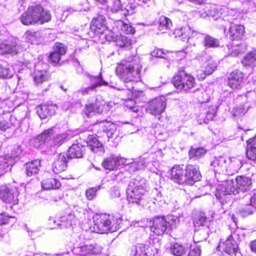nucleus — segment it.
<instances>
[{
    "label": "nucleus",
    "mask_w": 256,
    "mask_h": 256,
    "mask_svg": "<svg viewBox=\"0 0 256 256\" xmlns=\"http://www.w3.org/2000/svg\"><path fill=\"white\" fill-rule=\"evenodd\" d=\"M57 109L58 107L56 104H44L38 107L37 113L41 119H44L54 114Z\"/></svg>",
    "instance_id": "393cba45"
},
{
    "label": "nucleus",
    "mask_w": 256,
    "mask_h": 256,
    "mask_svg": "<svg viewBox=\"0 0 256 256\" xmlns=\"http://www.w3.org/2000/svg\"><path fill=\"white\" fill-rule=\"evenodd\" d=\"M87 144L88 148L95 154L100 155L104 152L102 144L96 138L92 136L88 137Z\"/></svg>",
    "instance_id": "cd10ccee"
},
{
    "label": "nucleus",
    "mask_w": 256,
    "mask_h": 256,
    "mask_svg": "<svg viewBox=\"0 0 256 256\" xmlns=\"http://www.w3.org/2000/svg\"><path fill=\"white\" fill-rule=\"evenodd\" d=\"M238 194L236 182L234 180H228L222 184L218 186L216 188L215 196L221 202H226L229 196L232 194Z\"/></svg>",
    "instance_id": "423d86ee"
},
{
    "label": "nucleus",
    "mask_w": 256,
    "mask_h": 256,
    "mask_svg": "<svg viewBox=\"0 0 256 256\" xmlns=\"http://www.w3.org/2000/svg\"><path fill=\"white\" fill-rule=\"evenodd\" d=\"M244 82V74L239 70L232 72L228 77V83L232 89L240 88Z\"/></svg>",
    "instance_id": "412c9836"
},
{
    "label": "nucleus",
    "mask_w": 256,
    "mask_h": 256,
    "mask_svg": "<svg viewBox=\"0 0 256 256\" xmlns=\"http://www.w3.org/2000/svg\"><path fill=\"white\" fill-rule=\"evenodd\" d=\"M52 134V128L46 130L40 134L38 135L37 138H35L34 141H39L40 143H43L50 139Z\"/></svg>",
    "instance_id": "864d4df0"
},
{
    "label": "nucleus",
    "mask_w": 256,
    "mask_h": 256,
    "mask_svg": "<svg viewBox=\"0 0 256 256\" xmlns=\"http://www.w3.org/2000/svg\"><path fill=\"white\" fill-rule=\"evenodd\" d=\"M67 134L66 133H62L60 134H58L54 138V142L55 145L60 144L66 138Z\"/></svg>",
    "instance_id": "774afa93"
},
{
    "label": "nucleus",
    "mask_w": 256,
    "mask_h": 256,
    "mask_svg": "<svg viewBox=\"0 0 256 256\" xmlns=\"http://www.w3.org/2000/svg\"><path fill=\"white\" fill-rule=\"evenodd\" d=\"M152 156L153 154H152L146 153L140 156L134 162H128L129 164H130V170L134 171L135 170H139L144 168L147 166L148 164H149L150 162L153 161L152 159V158L153 157Z\"/></svg>",
    "instance_id": "aec40b11"
},
{
    "label": "nucleus",
    "mask_w": 256,
    "mask_h": 256,
    "mask_svg": "<svg viewBox=\"0 0 256 256\" xmlns=\"http://www.w3.org/2000/svg\"><path fill=\"white\" fill-rule=\"evenodd\" d=\"M40 162L38 160H35L31 162H27L25 164L26 174L28 176H32L37 174L40 170Z\"/></svg>",
    "instance_id": "4c0bfd02"
},
{
    "label": "nucleus",
    "mask_w": 256,
    "mask_h": 256,
    "mask_svg": "<svg viewBox=\"0 0 256 256\" xmlns=\"http://www.w3.org/2000/svg\"><path fill=\"white\" fill-rule=\"evenodd\" d=\"M25 48L21 42L17 38L5 40L0 44V54H9L12 56L16 55Z\"/></svg>",
    "instance_id": "6e6552de"
},
{
    "label": "nucleus",
    "mask_w": 256,
    "mask_h": 256,
    "mask_svg": "<svg viewBox=\"0 0 256 256\" xmlns=\"http://www.w3.org/2000/svg\"><path fill=\"white\" fill-rule=\"evenodd\" d=\"M24 38L26 42L32 44H38L43 40V36L41 32L29 30L26 32Z\"/></svg>",
    "instance_id": "c85d7f7f"
},
{
    "label": "nucleus",
    "mask_w": 256,
    "mask_h": 256,
    "mask_svg": "<svg viewBox=\"0 0 256 256\" xmlns=\"http://www.w3.org/2000/svg\"><path fill=\"white\" fill-rule=\"evenodd\" d=\"M54 52L62 56L66 54V48L63 44L56 42L54 45Z\"/></svg>",
    "instance_id": "338daca9"
},
{
    "label": "nucleus",
    "mask_w": 256,
    "mask_h": 256,
    "mask_svg": "<svg viewBox=\"0 0 256 256\" xmlns=\"http://www.w3.org/2000/svg\"><path fill=\"white\" fill-rule=\"evenodd\" d=\"M109 110V104L101 97L97 98L94 103L86 104L85 107V112L88 117L96 113H106Z\"/></svg>",
    "instance_id": "1a4fd4ad"
},
{
    "label": "nucleus",
    "mask_w": 256,
    "mask_h": 256,
    "mask_svg": "<svg viewBox=\"0 0 256 256\" xmlns=\"http://www.w3.org/2000/svg\"><path fill=\"white\" fill-rule=\"evenodd\" d=\"M222 7L208 6L204 9L206 16H210L215 20H218L222 22V14L220 12Z\"/></svg>",
    "instance_id": "e433bc0d"
},
{
    "label": "nucleus",
    "mask_w": 256,
    "mask_h": 256,
    "mask_svg": "<svg viewBox=\"0 0 256 256\" xmlns=\"http://www.w3.org/2000/svg\"><path fill=\"white\" fill-rule=\"evenodd\" d=\"M169 252L175 256H182L186 251V248L182 244L178 243H171L168 248Z\"/></svg>",
    "instance_id": "79ce46f5"
},
{
    "label": "nucleus",
    "mask_w": 256,
    "mask_h": 256,
    "mask_svg": "<svg viewBox=\"0 0 256 256\" xmlns=\"http://www.w3.org/2000/svg\"><path fill=\"white\" fill-rule=\"evenodd\" d=\"M214 217L212 215V218H208L204 214H200L194 220V225L196 227H200V226L208 227L212 220V218Z\"/></svg>",
    "instance_id": "49530a36"
},
{
    "label": "nucleus",
    "mask_w": 256,
    "mask_h": 256,
    "mask_svg": "<svg viewBox=\"0 0 256 256\" xmlns=\"http://www.w3.org/2000/svg\"><path fill=\"white\" fill-rule=\"evenodd\" d=\"M174 34L176 38H179L181 40L188 42L190 38L195 36L197 32L192 30L190 27L185 26L175 29Z\"/></svg>",
    "instance_id": "b1692460"
},
{
    "label": "nucleus",
    "mask_w": 256,
    "mask_h": 256,
    "mask_svg": "<svg viewBox=\"0 0 256 256\" xmlns=\"http://www.w3.org/2000/svg\"><path fill=\"white\" fill-rule=\"evenodd\" d=\"M242 64L244 67L252 68L256 66V50L248 52L242 60Z\"/></svg>",
    "instance_id": "58836bf2"
},
{
    "label": "nucleus",
    "mask_w": 256,
    "mask_h": 256,
    "mask_svg": "<svg viewBox=\"0 0 256 256\" xmlns=\"http://www.w3.org/2000/svg\"><path fill=\"white\" fill-rule=\"evenodd\" d=\"M18 156V154H12L11 156L5 155L0 156V174L6 172L14 162V158Z\"/></svg>",
    "instance_id": "bb28decb"
},
{
    "label": "nucleus",
    "mask_w": 256,
    "mask_h": 256,
    "mask_svg": "<svg viewBox=\"0 0 256 256\" xmlns=\"http://www.w3.org/2000/svg\"><path fill=\"white\" fill-rule=\"evenodd\" d=\"M250 195V204L246 206V208H242L240 212L242 216H246L252 214L254 210H256V190L252 191Z\"/></svg>",
    "instance_id": "c756f323"
},
{
    "label": "nucleus",
    "mask_w": 256,
    "mask_h": 256,
    "mask_svg": "<svg viewBox=\"0 0 256 256\" xmlns=\"http://www.w3.org/2000/svg\"><path fill=\"white\" fill-rule=\"evenodd\" d=\"M166 106V98L163 96H160L149 102L146 110L152 115H160L164 112Z\"/></svg>",
    "instance_id": "9d476101"
},
{
    "label": "nucleus",
    "mask_w": 256,
    "mask_h": 256,
    "mask_svg": "<svg viewBox=\"0 0 256 256\" xmlns=\"http://www.w3.org/2000/svg\"><path fill=\"white\" fill-rule=\"evenodd\" d=\"M159 26L158 29L162 32H164L166 30L170 28L172 26V23L169 18L164 16H161L158 21Z\"/></svg>",
    "instance_id": "09e8293b"
},
{
    "label": "nucleus",
    "mask_w": 256,
    "mask_h": 256,
    "mask_svg": "<svg viewBox=\"0 0 256 256\" xmlns=\"http://www.w3.org/2000/svg\"><path fill=\"white\" fill-rule=\"evenodd\" d=\"M174 86L180 90H187L196 84L194 78L190 74L180 72L176 74L172 80Z\"/></svg>",
    "instance_id": "0eeeda50"
},
{
    "label": "nucleus",
    "mask_w": 256,
    "mask_h": 256,
    "mask_svg": "<svg viewBox=\"0 0 256 256\" xmlns=\"http://www.w3.org/2000/svg\"><path fill=\"white\" fill-rule=\"evenodd\" d=\"M170 56V60H173L174 58H176V60H179L184 58L186 56V53L184 51L182 50L176 52H170L168 53Z\"/></svg>",
    "instance_id": "e2e57ef3"
},
{
    "label": "nucleus",
    "mask_w": 256,
    "mask_h": 256,
    "mask_svg": "<svg viewBox=\"0 0 256 256\" xmlns=\"http://www.w3.org/2000/svg\"><path fill=\"white\" fill-rule=\"evenodd\" d=\"M246 34L244 27L241 24L232 25L229 28L228 36L232 40H242Z\"/></svg>",
    "instance_id": "a878e982"
},
{
    "label": "nucleus",
    "mask_w": 256,
    "mask_h": 256,
    "mask_svg": "<svg viewBox=\"0 0 256 256\" xmlns=\"http://www.w3.org/2000/svg\"><path fill=\"white\" fill-rule=\"evenodd\" d=\"M125 86L126 88V89L123 88H118V89L123 90L128 95V100L125 102L126 106L131 109L132 111L136 112L138 110L136 107L134 106L135 104V102L132 100V98H138L142 95V92L134 90L132 84H131L130 86L126 85Z\"/></svg>",
    "instance_id": "f3484780"
},
{
    "label": "nucleus",
    "mask_w": 256,
    "mask_h": 256,
    "mask_svg": "<svg viewBox=\"0 0 256 256\" xmlns=\"http://www.w3.org/2000/svg\"><path fill=\"white\" fill-rule=\"evenodd\" d=\"M142 66L136 56L124 59L118 64L116 72L124 84L136 82L140 78Z\"/></svg>",
    "instance_id": "f257e3e1"
},
{
    "label": "nucleus",
    "mask_w": 256,
    "mask_h": 256,
    "mask_svg": "<svg viewBox=\"0 0 256 256\" xmlns=\"http://www.w3.org/2000/svg\"><path fill=\"white\" fill-rule=\"evenodd\" d=\"M19 192L16 186L8 187L2 186L0 187V196L6 202L16 204L18 202Z\"/></svg>",
    "instance_id": "9b49d317"
},
{
    "label": "nucleus",
    "mask_w": 256,
    "mask_h": 256,
    "mask_svg": "<svg viewBox=\"0 0 256 256\" xmlns=\"http://www.w3.org/2000/svg\"><path fill=\"white\" fill-rule=\"evenodd\" d=\"M169 52H166L162 49L155 48L151 52V55L152 56L162 58L170 60L171 59L170 54H168Z\"/></svg>",
    "instance_id": "5fc2aeb1"
},
{
    "label": "nucleus",
    "mask_w": 256,
    "mask_h": 256,
    "mask_svg": "<svg viewBox=\"0 0 256 256\" xmlns=\"http://www.w3.org/2000/svg\"><path fill=\"white\" fill-rule=\"evenodd\" d=\"M68 158L66 154H60L58 156L56 159L52 164V171L54 173L58 174L66 170L67 167V162Z\"/></svg>",
    "instance_id": "5701e85b"
},
{
    "label": "nucleus",
    "mask_w": 256,
    "mask_h": 256,
    "mask_svg": "<svg viewBox=\"0 0 256 256\" xmlns=\"http://www.w3.org/2000/svg\"><path fill=\"white\" fill-rule=\"evenodd\" d=\"M246 153L248 159L256 160V135L247 140Z\"/></svg>",
    "instance_id": "c9c22d12"
},
{
    "label": "nucleus",
    "mask_w": 256,
    "mask_h": 256,
    "mask_svg": "<svg viewBox=\"0 0 256 256\" xmlns=\"http://www.w3.org/2000/svg\"><path fill=\"white\" fill-rule=\"evenodd\" d=\"M78 222L77 218L73 213L61 216L58 222V225L61 226L68 228L76 225Z\"/></svg>",
    "instance_id": "f704fd0d"
},
{
    "label": "nucleus",
    "mask_w": 256,
    "mask_h": 256,
    "mask_svg": "<svg viewBox=\"0 0 256 256\" xmlns=\"http://www.w3.org/2000/svg\"><path fill=\"white\" fill-rule=\"evenodd\" d=\"M250 108V106L240 105L232 110V114L234 116H241L244 114Z\"/></svg>",
    "instance_id": "6e6d98bb"
},
{
    "label": "nucleus",
    "mask_w": 256,
    "mask_h": 256,
    "mask_svg": "<svg viewBox=\"0 0 256 256\" xmlns=\"http://www.w3.org/2000/svg\"><path fill=\"white\" fill-rule=\"evenodd\" d=\"M235 234L230 235L226 240L220 241L218 248L222 252L229 255L235 254L238 252V244L234 239Z\"/></svg>",
    "instance_id": "f8f14e48"
},
{
    "label": "nucleus",
    "mask_w": 256,
    "mask_h": 256,
    "mask_svg": "<svg viewBox=\"0 0 256 256\" xmlns=\"http://www.w3.org/2000/svg\"><path fill=\"white\" fill-rule=\"evenodd\" d=\"M14 74V70L9 65L4 66L0 64V78H9L12 76Z\"/></svg>",
    "instance_id": "3c124183"
},
{
    "label": "nucleus",
    "mask_w": 256,
    "mask_h": 256,
    "mask_svg": "<svg viewBox=\"0 0 256 256\" xmlns=\"http://www.w3.org/2000/svg\"><path fill=\"white\" fill-rule=\"evenodd\" d=\"M148 246L144 244H138L131 250L130 256H146Z\"/></svg>",
    "instance_id": "c03bdc74"
},
{
    "label": "nucleus",
    "mask_w": 256,
    "mask_h": 256,
    "mask_svg": "<svg viewBox=\"0 0 256 256\" xmlns=\"http://www.w3.org/2000/svg\"><path fill=\"white\" fill-rule=\"evenodd\" d=\"M112 219L109 214H96L94 217V226L90 228L92 232L100 234L116 232L120 228L119 224L112 222Z\"/></svg>",
    "instance_id": "39448f33"
},
{
    "label": "nucleus",
    "mask_w": 256,
    "mask_h": 256,
    "mask_svg": "<svg viewBox=\"0 0 256 256\" xmlns=\"http://www.w3.org/2000/svg\"><path fill=\"white\" fill-rule=\"evenodd\" d=\"M200 178L198 167L196 165L188 164L186 169L180 166H174L172 168V180L178 184L192 185Z\"/></svg>",
    "instance_id": "f03ea898"
},
{
    "label": "nucleus",
    "mask_w": 256,
    "mask_h": 256,
    "mask_svg": "<svg viewBox=\"0 0 256 256\" xmlns=\"http://www.w3.org/2000/svg\"><path fill=\"white\" fill-rule=\"evenodd\" d=\"M91 28L96 32L104 33L106 30V20L104 16L100 15L92 22Z\"/></svg>",
    "instance_id": "7c9ffc66"
},
{
    "label": "nucleus",
    "mask_w": 256,
    "mask_h": 256,
    "mask_svg": "<svg viewBox=\"0 0 256 256\" xmlns=\"http://www.w3.org/2000/svg\"><path fill=\"white\" fill-rule=\"evenodd\" d=\"M166 220V223L168 224V228H174L180 222L179 218L176 216L170 215L165 217Z\"/></svg>",
    "instance_id": "4d7b16f0"
},
{
    "label": "nucleus",
    "mask_w": 256,
    "mask_h": 256,
    "mask_svg": "<svg viewBox=\"0 0 256 256\" xmlns=\"http://www.w3.org/2000/svg\"><path fill=\"white\" fill-rule=\"evenodd\" d=\"M237 100H246L245 106L252 107L256 106V92L254 91L250 90L248 92L244 95L240 96L237 98Z\"/></svg>",
    "instance_id": "ea45409f"
},
{
    "label": "nucleus",
    "mask_w": 256,
    "mask_h": 256,
    "mask_svg": "<svg viewBox=\"0 0 256 256\" xmlns=\"http://www.w3.org/2000/svg\"><path fill=\"white\" fill-rule=\"evenodd\" d=\"M203 43L206 48H216L220 46L219 40L210 36H205Z\"/></svg>",
    "instance_id": "603ef678"
},
{
    "label": "nucleus",
    "mask_w": 256,
    "mask_h": 256,
    "mask_svg": "<svg viewBox=\"0 0 256 256\" xmlns=\"http://www.w3.org/2000/svg\"><path fill=\"white\" fill-rule=\"evenodd\" d=\"M119 25L121 26V30L126 34H134L135 32L134 28L130 24L124 22L122 21L118 22Z\"/></svg>",
    "instance_id": "13d9d810"
},
{
    "label": "nucleus",
    "mask_w": 256,
    "mask_h": 256,
    "mask_svg": "<svg viewBox=\"0 0 256 256\" xmlns=\"http://www.w3.org/2000/svg\"><path fill=\"white\" fill-rule=\"evenodd\" d=\"M216 62L209 60H206L204 65L201 66L200 68L196 71L198 78L204 80L207 75L210 74L216 69Z\"/></svg>",
    "instance_id": "4be33fe9"
},
{
    "label": "nucleus",
    "mask_w": 256,
    "mask_h": 256,
    "mask_svg": "<svg viewBox=\"0 0 256 256\" xmlns=\"http://www.w3.org/2000/svg\"><path fill=\"white\" fill-rule=\"evenodd\" d=\"M84 149L82 144H74L69 148L66 154L68 158H80L83 156Z\"/></svg>",
    "instance_id": "72a5a7b5"
},
{
    "label": "nucleus",
    "mask_w": 256,
    "mask_h": 256,
    "mask_svg": "<svg viewBox=\"0 0 256 256\" xmlns=\"http://www.w3.org/2000/svg\"><path fill=\"white\" fill-rule=\"evenodd\" d=\"M122 5L120 0H111L107 7V10L112 13H116L122 10Z\"/></svg>",
    "instance_id": "8fccbe9b"
},
{
    "label": "nucleus",
    "mask_w": 256,
    "mask_h": 256,
    "mask_svg": "<svg viewBox=\"0 0 256 256\" xmlns=\"http://www.w3.org/2000/svg\"><path fill=\"white\" fill-rule=\"evenodd\" d=\"M104 127L106 129L104 130L106 132L108 137H112L114 132H116V126L108 122H106L104 124Z\"/></svg>",
    "instance_id": "052dcab7"
},
{
    "label": "nucleus",
    "mask_w": 256,
    "mask_h": 256,
    "mask_svg": "<svg viewBox=\"0 0 256 256\" xmlns=\"http://www.w3.org/2000/svg\"><path fill=\"white\" fill-rule=\"evenodd\" d=\"M90 80L91 83L90 86L82 88L78 91L83 95L88 94L90 90H96L100 86L108 85V83L103 80L101 73L96 76H90Z\"/></svg>",
    "instance_id": "a211bd4d"
},
{
    "label": "nucleus",
    "mask_w": 256,
    "mask_h": 256,
    "mask_svg": "<svg viewBox=\"0 0 256 256\" xmlns=\"http://www.w3.org/2000/svg\"><path fill=\"white\" fill-rule=\"evenodd\" d=\"M150 230L156 235H162L168 228L166 218L158 216L153 218L150 223Z\"/></svg>",
    "instance_id": "4468645a"
},
{
    "label": "nucleus",
    "mask_w": 256,
    "mask_h": 256,
    "mask_svg": "<svg viewBox=\"0 0 256 256\" xmlns=\"http://www.w3.org/2000/svg\"><path fill=\"white\" fill-rule=\"evenodd\" d=\"M220 12L222 15L221 25L224 27V30H226V26L227 25L226 22L232 23L234 20L238 18L240 13L237 9L229 8L224 6L220 8Z\"/></svg>",
    "instance_id": "dca6fc26"
},
{
    "label": "nucleus",
    "mask_w": 256,
    "mask_h": 256,
    "mask_svg": "<svg viewBox=\"0 0 256 256\" xmlns=\"http://www.w3.org/2000/svg\"><path fill=\"white\" fill-rule=\"evenodd\" d=\"M234 181L236 182L238 193L240 191L242 192H246L248 190H250L252 184L251 180L250 178L242 176H237Z\"/></svg>",
    "instance_id": "2f4dec72"
},
{
    "label": "nucleus",
    "mask_w": 256,
    "mask_h": 256,
    "mask_svg": "<svg viewBox=\"0 0 256 256\" xmlns=\"http://www.w3.org/2000/svg\"><path fill=\"white\" fill-rule=\"evenodd\" d=\"M102 248L96 244H84L75 248L72 250L74 254L86 256L90 254H98L101 252Z\"/></svg>",
    "instance_id": "2eb2a0df"
},
{
    "label": "nucleus",
    "mask_w": 256,
    "mask_h": 256,
    "mask_svg": "<svg viewBox=\"0 0 256 256\" xmlns=\"http://www.w3.org/2000/svg\"><path fill=\"white\" fill-rule=\"evenodd\" d=\"M136 6L132 3L128 4L124 8H122V12L124 16L130 15L135 12Z\"/></svg>",
    "instance_id": "680f3d73"
},
{
    "label": "nucleus",
    "mask_w": 256,
    "mask_h": 256,
    "mask_svg": "<svg viewBox=\"0 0 256 256\" xmlns=\"http://www.w3.org/2000/svg\"><path fill=\"white\" fill-rule=\"evenodd\" d=\"M200 254L201 250L199 246L196 244L190 246L189 256H200Z\"/></svg>",
    "instance_id": "69168bd1"
},
{
    "label": "nucleus",
    "mask_w": 256,
    "mask_h": 256,
    "mask_svg": "<svg viewBox=\"0 0 256 256\" xmlns=\"http://www.w3.org/2000/svg\"><path fill=\"white\" fill-rule=\"evenodd\" d=\"M226 160L224 158L218 156L215 158L210 164L211 166H213L214 170L216 173H222L226 174Z\"/></svg>",
    "instance_id": "473e14b6"
},
{
    "label": "nucleus",
    "mask_w": 256,
    "mask_h": 256,
    "mask_svg": "<svg viewBox=\"0 0 256 256\" xmlns=\"http://www.w3.org/2000/svg\"><path fill=\"white\" fill-rule=\"evenodd\" d=\"M226 174L232 175L242 166V160L240 156L230 157L226 161Z\"/></svg>",
    "instance_id": "6ab92c4d"
},
{
    "label": "nucleus",
    "mask_w": 256,
    "mask_h": 256,
    "mask_svg": "<svg viewBox=\"0 0 256 256\" xmlns=\"http://www.w3.org/2000/svg\"><path fill=\"white\" fill-rule=\"evenodd\" d=\"M146 193V180L137 177L129 183L126 192V198L129 203L140 204L144 200Z\"/></svg>",
    "instance_id": "20e7f679"
},
{
    "label": "nucleus",
    "mask_w": 256,
    "mask_h": 256,
    "mask_svg": "<svg viewBox=\"0 0 256 256\" xmlns=\"http://www.w3.org/2000/svg\"><path fill=\"white\" fill-rule=\"evenodd\" d=\"M128 164L129 163L128 160L114 154H112L109 157L106 158L102 163L104 168L110 170H114L120 166Z\"/></svg>",
    "instance_id": "ddd939ff"
},
{
    "label": "nucleus",
    "mask_w": 256,
    "mask_h": 256,
    "mask_svg": "<svg viewBox=\"0 0 256 256\" xmlns=\"http://www.w3.org/2000/svg\"><path fill=\"white\" fill-rule=\"evenodd\" d=\"M41 186L43 189L50 190L58 188L61 184L56 178H48L44 180L41 182Z\"/></svg>",
    "instance_id": "a19ab883"
},
{
    "label": "nucleus",
    "mask_w": 256,
    "mask_h": 256,
    "mask_svg": "<svg viewBox=\"0 0 256 256\" xmlns=\"http://www.w3.org/2000/svg\"><path fill=\"white\" fill-rule=\"evenodd\" d=\"M34 82L37 84H42L48 80V76L46 70H40L36 69L34 74Z\"/></svg>",
    "instance_id": "de8ad7c7"
},
{
    "label": "nucleus",
    "mask_w": 256,
    "mask_h": 256,
    "mask_svg": "<svg viewBox=\"0 0 256 256\" xmlns=\"http://www.w3.org/2000/svg\"><path fill=\"white\" fill-rule=\"evenodd\" d=\"M207 150L204 148H192L189 151V157L190 159L194 160L202 158L206 154Z\"/></svg>",
    "instance_id": "a18cd8bd"
},
{
    "label": "nucleus",
    "mask_w": 256,
    "mask_h": 256,
    "mask_svg": "<svg viewBox=\"0 0 256 256\" xmlns=\"http://www.w3.org/2000/svg\"><path fill=\"white\" fill-rule=\"evenodd\" d=\"M242 46L240 45L232 46L231 48H229V55L232 56H238L244 50V48H242Z\"/></svg>",
    "instance_id": "bf43d9fd"
},
{
    "label": "nucleus",
    "mask_w": 256,
    "mask_h": 256,
    "mask_svg": "<svg viewBox=\"0 0 256 256\" xmlns=\"http://www.w3.org/2000/svg\"><path fill=\"white\" fill-rule=\"evenodd\" d=\"M51 19L50 12L45 10L40 5L28 7L27 11L20 16V20L24 25L34 24L36 23L44 24Z\"/></svg>",
    "instance_id": "7ed1b4c3"
},
{
    "label": "nucleus",
    "mask_w": 256,
    "mask_h": 256,
    "mask_svg": "<svg viewBox=\"0 0 256 256\" xmlns=\"http://www.w3.org/2000/svg\"><path fill=\"white\" fill-rule=\"evenodd\" d=\"M116 46L120 48H129L132 45V40L127 36L119 35L117 36L114 40Z\"/></svg>",
    "instance_id": "37998d69"
},
{
    "label": "nucleus",
    "mask_w": 256,
    "mask_h": 256,
    "mask_svg": "<svg viewBox=\"0 0 256 256\" xmlns=\"http://www.w3.org/2000/svg\"><path fill=\"white\" fill-rule=\"evenodd\" d=\"M16 218L14 216H9L4 215L0 218V224H13L16 222Z\"/></svg>",
    "instance_id": "0e129e2a"
}]
</instances>
